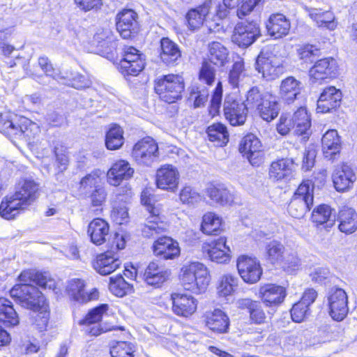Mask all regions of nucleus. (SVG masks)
<instances>
[{
	"label": "nucleus",
	"instance_id": "4",
	"mask_svg": "<svg viewBox=\"0 0 357 357\" xmlns=\"http://www.w3.org/2000/svg\"><path fill=\"white\" fill-rule=\"evenodd\" d=\"M180 280L183 288L195 294L204 291L209 283L206 267L198 261L189 262L183 266Z\"/></svg>",
	"mask_w": 357,
	"mask_h": 357
},
{
	"label": "nucleus",
	"instance_id": "44",
	"mask_svg": "<svg viewBox=\"0 0 357 357\" xmlns=\"http://www.w3.org/2000/svg\"><path fill=\"white\" fill-rule=\"evenodd\" d=\"M134 169L126 160L116 162L107 172V178H130Z\"/></svg>",
	"mask_w": 357,
	"mask_h": 357
},
{
	"label": "nucleus",
	"instance_id": "38",
	"mask_svg": "<svg viewBox=\"0 0 357 357\" xmlns=\"http://www.w3.org/2000/svg\"><path fill=\"white\" fill-rule=\"evenodd\" d=\"M310 17L316 22L319 27L334 30L337 26L333 13L329 10L322 11L320 8H311L309 10Z\"/></svg>",
	"mask_w": 357,
	"mask_h": 357
},
{
	"label": "nucleus",
	"instance_id": "8",
	"mask_svg": "<svg viewBox=\"0 0 357 357\" xmlns=\"http://www.w3.org/2000/svg\"><path fill=\"white\" fill-rule=\"evenodd\" d=\"M10 294L22 307L29 310H36L46 303L43 294L33 284H16Z\"/></svg>",
	"mask_w": 357,
	"mask_h": 357
},
{
	"label": "nucleus",
	"instance_id": "37",
	"mask_svg": "<svg viewBox=\"0 0 357 357\" xmlns=\"http://www.w3.org/2000/svg\"><path fill=\"white\" fill-rule=\"evenodd\" d=\"M31 310L32 312L30 314V323L33 328L39 332L46 331L50 318L48 306L46 303L43 306Z\"/></svg>",
	"mask_w": 357,
	"mask_h": 357
},
{
	"label": "nucleus",
	"instance_id": "25",
	"mask_svg": "<svg viewBox=\"0 0 357 357\" xmlns=\"http://www.w3.org/2000/svg\"><path fill=\"white\" fill-rule=\"evenodd\" d=\"M291 24L287 17L281 14H273L266 23L268 34L275 39L281 38L289 33Z\"/></svg>",
	"mask_w": 357,
	"mask_h": 357
},
{
	"label": "nucleus",
	"instance_id": "26",
	"mask_svg": "<svg viewBox=\"0 0 357 357\" xmlns=\"http://www.w3.org/2000/svg\"><path fill=\"white\" fill-rule=\"evenodd\" d=\"M181 57V51L178 44L169 38H162L160 40V58L164 63L174 66Z\"/></svg>",
	"mask_w": 357,
	"mask_h": 357
},
{
	"label": "nucleus",
	"instance_id": "21",
	"mask_svg": "<svg viewBox=\"0 0 357 357\" xmlns=\"http://www.w3.org/2000/svg\"><path fill=\"white\" fill-rule=\"evenodd\" d=\"M155 255L164 259H173L180 255L178 243L167 236L160 237L153 245Z\"/></svg>",
	"mask_w": 357,
	"mask_h": 357
},
{
	"label": "nucleus",
	"instance_id": "41",
	"mask_svg": "<svg viewBox=\"0 0 357 357\" xmlns=\"http://www.w3.org/2000/svg\"><path fill=\"white\" fill-rule=\"evenodd\" d=\"M295 132L301 135L307 133L311 126V119L305 107H299L293 114Z\"/></svg>",
	"mask_w": 357,
	"mask_h": 357
},
{
	"label": "nucleus",
	"instance_id": "61",
	"mask_svg": "<svg viewBox=\"0 0 357 357\" xmlns=\"http://www.w3.org/2000/svg\"><path fill=\"white\" fill-rule=\"evenodd\" d=\"M280 263L284 269L295 270L301 266V259L295 252H285Z\"/></svg>",
	"mask_w": 357,
	"mask_h": 357
},
{
	"label": "nucleus",
	"instance_id": "53",
	"mask_svg": "<svg viewBox=\"0 0 357 357\" xmlns=\"http://www.w3.org/2000/svg\"><path fill=\"white\" fill-rule=\"evenodd\" d=\"M109 280V290L116 296L123 297L131 290L130 284L121 275H118L115 278L111 277Z\"/></svg>",
	"mask_w": 357,
	"mask_h": 357
},
{
	"label": "nucleus",
	"instance_id": "11",
	"mask_svg": "<svg viewBox=\"0 0 357 357\" xmlns=\"http://www.w3.org/2000/svg\"><path fill=\"white\" fill-rule=\"evenodd\" d=\"M260 36L259 26L257 22H242L236 25L232 35V41L239 47H247Z\"/></svg>",
	"mask_w": 357,
	"mask_h": 357
},
{
	"label": "nucleus",
	"instance_id": "18",
	"mask_svg": "<svg viewBox=\"0 0 357 357\" xmlns=\"http://www.w3.org/2000/svg\"><path fill=\"white\" fill-rule=\"evenodd\" d=\"M337 64L332 57L317 61L309 71L310 79L316 82L335 75Z\"/></svg>",
	"mask_w": 357,
	"mask_h": 357
},
{
	"label": "nucleus",
	"instance_id": "5",
	"mask_svg": "<svg viewBox=\"0 0 357 357\" xmlns=\"http://www.w3.org/2000/svg\"><path fill=\"white\" fill-rule=\"evenodd\" d=\"M312 181V180H303L294 192L288 206V212L292 217L303 218L312 206L314 184Z\"/></svg>",
	"mask_w": 357,
	"mask_h": 357
},
{
	"label": "nucleus",
	"instance_id": "56",
	"mask_svg": "<svg viewBox=\"0 0 357 357\" xmlns=\"http://www.w3.org/2000/svg\"><path fill=\"white\" fill-rule=\"evenodd\" d=\"M38 63L47 77H52L53 79L57 80L58 82L62 81L65 79L60 73H55V70L47 57H39Z\"/></svg>",
	"mask_w": 357,
	"mask_h": 357
},
{
	"label": "nucleus",
	"instance_id": "51",
	"mask_svg": "<svg viewBox=\"0 0 357 357\" xmlns=\"http://www.w3.org/2000/svg\"><path fill=\"white\" fill-rule=\"evenodd\" d=\"M221 226V219L213 213H206L202 218V231L208 235H215Z\"/></svg>",
	"mask_w": 357,
	"mask_h": 357
},
{
	"label": "nucleus",
	"instance_id": "52",
	"mask_svg": "<svg viewBox=\"0 0 357 357\" xmlns=\"http://www.w3.org/2000/svg\"><path fill=\"white\" fill-rule=\"evenodd\" d=\"M109 308L107 304H101L91 310L85 316V317L80 320L79 324L80 325L89 326L96 324H99L101 321L102 315L105 313Z\"/></svg>",
	"mask_w": 357,
	"mask_h": 357
},
{
	"label": "nucleus",
	"instance_id": "32",
	"mask_svg": "<svg viewBox=\"0 0 357 357\" xmlns=\"http://www.w3.org/2000/svg\"><path fill=\"white\" fill-rule=\"evenodd\" d=\"M295 164L291 159H281L273 162L269 169V176L273 178H285L294 176Z\"/></svg>",
	"mask_w": 357,
	"mask_h": 357
},
{
	"label": "nucleus",
	"instance_id": "3",
	"mask_svg": "<svg viewBox=\"0 0 357 357\" xmlns=\"http://www.w3.org/2000/svg\"><path fill=\"white\" fill-rule=\"evenodd\" d=\"M152 192L150 188H146L141 195V202L151 214L142 228V234L146 238H155L167 229V223L160 216V209L155 206Z\"/></svg>",
	"mask_w": 357,
	"mask_h": 357
},
{
	"label": "nucleus",
	"instance_id": "62",
	"mask_svg": "<svg viewBox=\"0 0 357 357\" xmlns=\"http://www.w3.org/2000/svg\"><path fill=\"white\" fill-rule=\"evenodd\" d=\"M179 172L172 165L165 164L158 169L156 178H178Z\"/></svg>",
	"mask_w": 357,
	"mask_h": 357
},
{
	"label": "nucleus",
	"instance_id": "20",
	"mask_svg": "<svg viewBox=\"0 0 357 357\" xmlns=\"http://www.w3.org/2000/svg\"><path fill=\"white\" fill-rule=\"evenodd\" d=\"M172 310L178 316L188 317L197 310V300L188 294L174 293L172 296Z\"/></svg>",
	"mask_w": 357,
	"mask_h": 357
},
{
	"label": "nucleus",
	"instance_id": "13",
	"mask_svg": "<svg viewBox=\"0 0 357 357\" xmlns=\"http://www.w3.org/2000/svg\"><path fill=\"white\" fill-rule=\"evenodd\" d=\"M137 13L132 9H123L116 15V30L123 39H130L137 33Z\"/></svg>",
	"mask_w": 357,
	"mask_h": 357
},
{
	"label": "nucleus",
	"instance_id": "64",
	"mask_svg": "<svg viewBox=\"0 0 357 357\" xmlns=\"http://www.w3.org/2000/svg\"><path fill=\"white\" fill-rule=\"evenodd\" d=\"M294 123L292 115L282 114L277 126L278 132L282 135L288 134L291 129H295Z\"/></svg>",
	"mask_w": 357,
	"mask_h": 357
},
{
	"label": "nucleus",
	"instance_id": "15",
	"mask_svg": "<svg viewBox=\"0 0 357 357\" xmlns=\"http://www.w3.org/2000/svg\"><path fill=\"white\" fill-rule=\"evenodd\" d=\"M260 140L253 134L245 136L239 145V151L253 166H259L263 162Z\"/></svg>",
	"mask_w": 357,
	"mask_h": 357
},
{
	"label": "nucleus",
	"instance_id": "39",
	"mask_svg": "<svg viewBox=\"0 0 357 357\" xmlns=\"http://www.w3.org/2000/svg\"><path fill=\"white\" fill-rule=\"evenodd\" d=\"M0 321L6 326H16L19 324V317L13 303L5 298H0Z\"/></svg>",
	"mask_w": 357,
	"mask_h": 357
},
{
	"label": "nucleus",
	"instance_id": "22",
	"mask_svg": "<svg viewBox=\"0 0 357 357\" xmlns=\"http://www.w3.org/2000/svg\"><path fill=\"white\" fill-rule=\"evenodd\" d=\"M342 93L334 86L326 88L317 100V112L326 113L340 105Z\"/></svg>",
	"mask_w": 357,
	"mask_h": 357
},
{
	"label": "nucleus",
	"instance_id": "57",
	"mask_svg": "<svg viewBox=\"0 0 357 357\" xmlns=\"http://www.w3.org/2000/svg\"><path fill=\"white\" fill-rule=\"evenodd\" d=\"M215 79V71L211 63L208 62L203 63L199 73V79L206 84L212 85Z\"/></svg>",
	"mask_w": 357,
	"mask_h": 357
},
{
	"label": "nucleus",
	"instance_id": "19",
	"mask_svg": "<svg viewBox=\"0 0 357 357\" xmlns=\"http://www.w3.org/2000/svg\"><path fill=\"white\" fill-rule=\"evenodd\" d=\"M214 4L215 2L213 1L207 0L202 5L189 10L185 15L188 29L192 31L200 29L207 16L211 13Z\"/></svg>",
	"mask_w": 357,
	"mask_h": 357
},
{
	"label": "nucleus",
	"instance_id": "49",
	"mask_svg": "<svg viewBox=\"0 0 357 357\" xmlns=\"http://www.w3.org/2000/svg\"><path fill=\"white\" fill-rule=\"evenodd\" d=\"M238 279L231 274L222 275L219 280L218 294L220 296L226 297L231 295L238 286Z\"/></svg>",
	"mask_w": 357,
	"mask_h": 357
},
{
	"label": "nucleus",
	"instance_id": "55",
	"mask_svg": "<svg viewBox=\"0 0 357 357\" xmlns=\"http://www.w3.org/2000/svg\"><path fill=\"white\" fill-rule=\"evenodd\" d=\"M208 98V91L204 86H194L190 93V98L194 99V107L197 108L204 105Z\"/></svg>",
	"mask_w": 357,
	"mask_h": 357
},
{
	"label": "nucleus",
	"instance_id": "40",
	"mask_svg": "<svg viewBox=\"0 0 357 357\" xmlns=\"http://www.w3.org/2000/svg\"><path fill=\"white\" fill-rule=\"evenodd\" d=\"M331 208L326 204H321L313 210L311 219L317 227L323 225L325 229H327L334 223V220L331 219Z\"/></svg>",
	"mask_w": 357,
	"mask_h": 357
},
{
	"label": "nucleus",
	"instance_id": "36",
	"mask_svg": "<svg viewBox=\"0 0 357 357\" xmlns=\"http://www.w3.org/2000/svg\"><path fill=\"white\" fill-rule=\"evenodd\" d=\"M206 193L212 201L221 205H231L234 202V195L221 185H210L206 189Z\"/></svg>",
	"mask_w": 357,
	"mask_h": 357
},
{
	"label": "nucleus",
	"instance_id": "54",
	"mask_svg": "<svg viewBox=\"0 0 357 357\" xmlns=\"http://www.w3.org/2000/svg\"><path fill=\"white\" fill-rule=\"evenodd\" d=\"M144 68V60L133 62L119 61L118 69L124 75H137Z\"/></svg>",
	"mask_w": 357,
	"mask_h": 357
},
{
	"label": "nucleus",
	"instance_id": "63",
	"mask_svg": "<svg viewBox=\"0 0 357 357\" xmlns=\"http://www.w3.org/2000/svg\"><path fill=\"white\" fill-rule=\"evenodd\" d=\"M180 199L183 204H194L199 202L202 197L197 192L193 191L190 187L187 186L181 190Z\"/></svg>",
	"mask_w": 357,
	"mask_h": 357
},
{
	"label": "nucleus",
	"instance_id": "2",
	"mask_svg": "<svg viewBox=\"0 0 357 357\" xmlns=\"http://www.w3.org/2000/svg\"><path fill=\"white\" fill-rule=\"evenodd\" d=\"M1 132L9 137L31 139L39 132L36 123L29 119L8 113L0 114Z\"/></svg>",
	"mask_w": 357,
	"mask_h": 357
},
{
	"label": "nucleus",
	"instance_id": "58",
	"mask_svg": "<svg viewBox=\"0 0 357 357\" xmlns=\"http://www.w3.org/2000/svg\"><path fill=\"white\" fill-rule=\"evenodd\" d=\"M132 352L130 344L126 342H116L110 350L112 357H133Z\"/></svg>",
	"mask_w": 357,
	"mask_h": 357
},
{
	"label": "nucleus",
	"instance_id": "10",
	"mask_svg": "<svg viewBox=\"0 0 357 357\" xmlns=\"http://www.w3.org/2000/svg\"><path fill=\"white\" fill-rule=\"evenodd\" d=\"M255 68L267 81H272L278 78L283 73V67L280 65L276 56L264 52H261L257 56Z\"/></svg>",
	"mask_w": 357,
	"mask_h": 357
},
{
	"label": "nucleus",
	"instance_id": "33",
	"mask_svg": "<svg viewBox=\"0 0 357 357\" xmlns=\"http://www.w3.org/2000/svg\"><path fill=\"white\" fill-rule=\"evenodd\" d=\"M321 145L325 158L333 159L340 149V139L337 130H328L322 137Z\"/></svg>",
	"mask_w": 357,
	"mask_h": 357
},
{
	"label": "nucleus",
	"instance_id": "47",
	"mask_svg": "<svg viewBox=\"0 0 357 357\" xmlns=\"http://www.w3.org/2000/svg\"><path fill=\"white\" fill-rule=\"evenodd\" d=\"M267 92L261 91L259 87H252L246 94V100L243 102L248 109H257L266 98Z\"/></svg>",
	"mask_w": 357,
	"mask_h": 357
},
{
	"label": "nucleus",
	"instance_id": "35",
	"mask_svg": "<svg viewBox=\"0 0 357 357\" xmlns=\"http://www.w3.org/2000/svg\"><path fill=\"white\" fill-rule=\"evenodd\" d=\"M266 98L257 111L262 119L270 122L278 116L280 107L276 97L273 95H266Z\"/></svg>",
	"mask_w": 357,
	"mask_h": 357
},
{
	"label": "nucleus",
	"instance_id": "23",
	"mask_svg": "<svg viewBox=\"0 0 357 357\" xmlns=\"http://www.w3.org/2000/svg\"><path fill=\"white\" fill-rule=\"evenodd\" d=\"M84 282L80 279L71 280L67 286L68 295L79 303H87L98 298V291L93 289L89 293L84 290Z\"/></svg>",
	"mask_w": 357,
	"mask_h": 357
},
{
	"label": "nucleus",
	"instance_id": "12",
	"mask_svg": "<svg viewBox=\"0 0 357 357\" xmlns=\"http://www.w3.org/2000/svg\"><path fill=\"white\" fill-rule=\"evenodd\" d=\"M202 251L211 261L217 264H227L231 259V250L225 236L204 243Z\"/></svg>",
	"mask_w": 357,
	"mask_h": 357
},
{
	"label": "nucleus",
	"instance_id": "48",
	"mask_svg": "<svg viewBox=\"0 0 357 357\" xmlns=\"http://www.w3.org/2000/svg\"><path fill=\"white\" fill-rule=\"evenodd\" d=\"M246 77L244 62L242 59L236 61L229 73V83L233 88L243 86V81Z\"/></svg>",
	"mask_w": 357,
	"mask_h": 357
},
{
	"label": "nucleus",
	"instance_id": "31",
	"mask_svg": "<svg viewBox=\"0 0 357 357\" xmlns=\"http://www.w3.org/2000/svg\"><path fill=\"white\" fill-rule=\"evenodd\" d=\"M338 228L340 231L352 234L357 229V213L351 208L344 206L338 213Z\"/></svg>",
	"mask_w": 357,
	"mask_h": 357
},
{
	"label": "nucleus",
	"instance_id": "59",
	"mask_svg": "<svg viewBox=\"0 0 357 357\" xmlns=\"http://www.w3.org/2000/svg\"><path fill=\"white\" fill-rule=\"evenodd\" d=\"M310 314L309 307L298 301L295 303L291 310L292 320L300 323Z\"/></svg>",
	"mask_w": 357,
	"mask_h": 357
},
{
	"label": "nucleus",
	"instance_id": "16",
	"mask_svg": "<svg viewBox=\"0 0 357 357\" xmlns=\"http://www.w3.org/2000/svg\"><path fill=\"white\" fill-rule=\"evenodd\" d=\"M329 313L336 321H342L348 313L347 295L340 288L332 289L328 297Z\"/></svg>",
	"mask_w": 357,
	"mask_h": 357
},
{
	"label": "nucleus",
	"instance_id": "60",
	"mask_svg": "<svg viewBox=\"0 0 357 357\" xmlns=\"http://www.w3.org/2000/svg\"><path fill=\"white\" fill-rule=\"evenodd\" d=\"M222 89L221 82H218L211 100V105L209 108V112L212 116H215L218 112L220 107L222 101Z\"/></svg>",
	"mask_w": 357,
	"mask_h": 357
},
{
	"label": "nucleus",
	"instance_id": "28",
	"mask_svg": "<svg viewBox=\"0 0 357 357\" xmlns=\"http://www.w3.org/2000/svg\"><path fill=\"white\" fill-rule=\"evenodd\" d=\"M259 294L266 305H277L283 302L286 296V290L282 286L268 284L260 288Z\"/></svg>",
	"mask_w": 357,
	"mask_h": 357
},
{
	"label": "nucleus",
	"instance_id": "50",
	"mask_svg": "<svg viewBox=\"0 0 357 357\" xmlns=\"http://www.w3.org/2000/svg\"><path fill=\"white\" fill-rule=\"evenodd\" d=\"M284 253V247L279 241H272L267 243L266 246V256L267 259L273 264L280 263Z\"/></svg>",
	"mask_w": 357,
	"mask_h": 357
},
{
	"label": "nucleus",
	"instance_id": "24",
	"mask_svg": "<svg viewBox=\"0 0 357 357\" xmlns=\"http://www.w3.org/2000/svg\"><path fill=\"white\" fill-rule=\"evenodd\" d=\"M169 271L153 261L146 267L144 273V280L147 284L159 287L169 278Z\"/></svg>",
	"mask_w": 357,
	"mask_h": 357
},
{
	"label": "nucleus",
	"instance_id": "29",
	"mask_svg": "<svg viewBox=\"0 0 357 357\" xmlns=\"http://www.w3.org/2000/svg\"><path fill=\"white\" fill-rule=\"evenodd\" d=\"M206 325L213 331L223 333L227 331L229 321L225 312L219 309L205 313Z\"/></svg>",
	"mask_w": 357,
	"mask_h": 357
},
{
	"label": "nucleus",
	"instance_id": "34",
	"mask_svg": "<svg viewBox=\"0 0 357 357\" xmlns=\"http://www.w3.org/2000/svg\"><path fill=\"white\" fill-rule=\"evenodd\" d=\"M301 82L294 77L283 79L280 86L281 98L288 103L293 102L301 92Z\"/></svg>",
	"mask_w": 357,
	"mask_h": 357
},
{
	"label": "nucleus",
	"instance_id": "27",
	"mask_svg": "<svg viewBox=\"0 0 357 357\" xmlns=\"http://www.w3.org/2000/svg\"><path fill=\"white\" fill-rule=\"evenodd\" d=\"M19 280L21 282L20 284H33L32 283H34L43 289H54L56 287V282L54 279L47 274L32 270L22 271L19 276Z\"/></svg>",
	"mask_w": 357,
	"mask_h": 357
},
{
	"label": "nucleus",
	"instance_id": "1",
	"mask_svg": "<svg viewBox=\"0 0 357 357\" xmlns=\"http://www.w3.org/2000/svg\"><path fill=\"white\" fill-rule=\"evenodd\" d=\"M41 188L34 180H20L14 192L6 195L0 204V215L6 220L14 219L27 210L39 198Z\"/></svg>",
	"mask_w": 357,
	"mask_h": 357
},
{
	"label": "nucleus",
	"instance_id": "14",
	"mask_svg": "<svg viewBox=\"0 0 357 357\" xmlns=\"http://www.w3.org/2000/svg\"><path fill=\"white\" fill-rule=\"evenodd\" d=\"M238 273L244 282L250 284L257 282L261 278L262 270L259 262L246 255H241L237 259Z\"/></svg>",
	"mask_w": 357,
	"mask_h": 357
},
{
	"label": "nucleus",
	"instance_id": "6",
	"mask_svg": "<svg viewBox=\"0 0 357 357\" xmlns=\"http://www.w3.org/2000/svg\"><path fill=\"white\" fill-rule=\"evenodd\" d=\"M126 241L122 235L115 234L111 243L112 250L107 251L97 255L93 261V268L100 275H107L115 271L121 265V261L114 252V250H119L125 248Z\"/></svg>",
	"mask_w": 357,
	"mask_h": 357
},
{
	"label": "nucleus",
	"instance_id": "9",
	"mask_svg": "<svg viewBox=\"0 0 357 357\" xmlns=\"http://www.w3.org/2000/svg\"><path fill=\"white\" fill-rule=\"evenodd\" d=\"M132 156L137 165L150 167L159 157L158 144L151 137L144 138L135 144Z\"/></svg>",
	"mask_w": 357,
	"mask_h": 357
},
{
	"label": "nucleus",
	"instance_id": "45",
	"mask_svg": "<svg viewBox=\"0 0 357 357\" xmlns=\"http://www.w3.org/2000/svg\"><path fill=\"white\" fill-rule=\"evenodd\" d=\"M228 50L221 43L213 42L209 45V60L218 66H223L228 61Z\"/></svg>",
	"mask_w": 357,
	"mask_h": 357
},
{
	"label": "nucleus",
	"instance_id": "43",
	"mask_svg": "<svg viewBox=\"0 0 357 357\" xmlns=\"http://www.w3.org/2000/svg\"><path fill=\"white\" fill-rule=\"evenodd\" d=\"M123 143V129L116 124L112 125L106 134V147L109 150H116L120 149Z\"/></svg>",
	"mask_w": 357,
	"mask_h": 357
},
{
	"label": "nucleus",
	"instance_id": "46",
	"mask_svg": "<svg viewBox=\"0 0 357 357\" xmlns=\"http://www.w3.org/2000/svg\"><path fill=\"white\" fill-rule=\"evenodd\" d=\"M210 141L216 143L217 146H222L229 141V134L226 127L222 123H213L207 129Z\"/></svg>",
	"mask_w": 357,
	"mask_h": 357
},
{
	"label": "nucleus",
	"instance_id": "30",
	"mask_svg": "<svg viewBox=\"0 0 357 357\" xmlns=\"http://www.w3.org/2000/svg\"><path fill=\"white\" fill-rule=\"evenodd\" d=\"M109 231V227L106 221L96 218L89 223L87 233L93 244L100 245L105 243Z\"/></svg>",
	"mask_w": 357,
	"mask_h": 357
},
{
	"label": "nucleus",
	"instance_id": "7",
	"mask_svg": "<svg viewBox=\"0 0 357 357\" xmlns=\"http://www.w3.org/2000/svg\"><path fill=\"white\" fill-rule=\"evenodd\" d=\"M183 78L174 74L163 75L155 81V91L165 102L173 103L181 98L184 91Z\"/></svg>",
	"mask_w": 357,
	"mask_h": 357
},
{
	"label": "nucleus",
	"instance_id": "42",
	"mask_svg": "<svg viewBox=\"0 0 357 357\" xmlns=\"http://www.w3.org/2000/svg\"><path fill=\"white\" fill-rule=\"evenodd\" d=\"M94 40L97 43V46L102 48V51L105 53L112 52L116 46L114 34L109 29L97 32L94 36Z\"/></svg>",
	"mask_w": 357,
	"mask_h": 357
},
{
	"label": "nucleus",
	"instance_id": "17",
	"mask_svg": "<svg viewBox=\"0 0 357 357\" xmlns=\"http://www.w3.org/2000/svg\"><path fill=\"white\" fill-rule=\"evenodd\" d=\"M248 109L243 102L227 98L224 102V114L232 126H240L245 123Z\"/></svg>",
	"mask_w": 357,
	"mask_h": 357
}]
</instances>
